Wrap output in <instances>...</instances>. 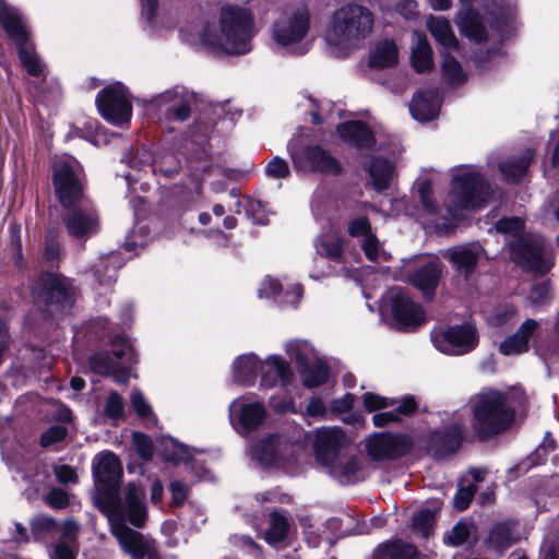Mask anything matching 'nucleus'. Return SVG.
Masks as SVG:
<instances>
[{
  "mask_svg": "<svg viewBox=\"0 0 559 559\" xmlns=\"http://www.w3.org/2000/svg\"><path fill=\"white\" fill-rule=\"evenodd\" d=\"M347 230L349 236L361 238V248L368 260L376 262L383 251L376 235L372 233L370 221L367 216L358 215L348 221Z\"/></svg>",
  "mask_w": 559,
  "mask_h": 559,
  "instance_id": "22",
  "label": "nucleus"
},
{
  "mask_svg": "<svg viewBox=\"0 0 559 559\" xmlns=\"http://www.w3.org/2000/svg\"><path fill=\"white\" fill-rule=\"evenodd\" d=\"M257 371L261 372V385L264 388H273L278 381L286 385L293 378L292 369L283 358L275 356L262 362L257 355L247 354V376Z\"/></svg>",
  "mask_w": 559,
  "mask_h": 559,
  "instance_id": "14",
  "label": "nucleus"
},
{
  "mask_svg": "<svg viewBox=\"0 0 559 559\" xmlns=\"http://www.w3.org/2000/svg\"><path fill=\"white\" fill-rule=\"evenodd\" d=\"M441 270L438 263H428L417 270L412 278V284L423 292L425 297L431 298L438 286Z\"/></svg>",
  "mask_w": 559,
  "mask_h": 559,
  "instance_id": "29",
  "label": "nucleus"
},
{
  "mask_svg": "<svg viewBox=\"0 0 559 559\" xmlns=\"http://www.w3.org/2000/svg\"><path fill=\"white\" fill-rule=\"evenodd\" d=\"M537 320L528 318L523 321L516 331L504 338L499 345V352L504 356L521 355L530 349L531 338L539 331Z\"/></svg>",
  "mask_w": 559,
  "mask_h": 559,
  "instance_id": "21",
  "label": "nucleus"
},
{
  "mask_svg": "<svg viewBox=\"0 0 559 559\" xmlns=\"http://www.w3.org/2000/svg\"><path fill=\"white\" fill-rule=\"evenodd\" d=\"M461 32L468 38L480 43L487 39L486 27L475 17L465 16L460 22Z\"/></svg>",
  "mask_w": 559,
  "mask_h": 559,
  "instance_id": "47",
  "label": "nucleus"
},
{
  "mask_svg": "<svg viewBox=\"0 0 559 559\" xmlns=\"http://www.w3.org/2000/svg\"><path fill=\"white\" fill-rule=\"evenodd\" d=\"M52 185L62 206L80 205L85 199L82 178L67 159L55 162Z\"/></svg>",
  "mask_w": 559,
  "mask_h": 559,
  "instance_id": "9",
  "label": "nucleus"
},
{
  "mask_svg": "<svg viewBox=\"0 0 559 559\" xmlns=\"http://www.w3.org/2000/svg\"><path fill=\"white\" fill-rule=\"evenodd\" d=\"M265 415L264 407L259 403L247 404V429L259 425Z\"/></svg>",
  "mask_w": 559,
  "mask_h": 559,
  "instance_id": "60",
  "label": "nucleus"
},
{
  "mask_svg": "<svg viewBox=\"0 0 559 559\" xmlns=\"http://www.w3.org/2000/svg\"><path fill=\"white\" fill-rule=\"evenodd\" d=\"M292 158L297 168L323 175L336 176L342 170L340 162L319 145H308L300 153L292 154Z\"/></svg>",
  "mask_w": 559,
  "mask_h": 559,
  "instance_id": "15",
  "label": "nucleus"
},
{
  "mask_svg": "<svg viewBox=\"0 0 559 559\" xmlns=\"http://www.w3.org/2000/svg\"><path fill=\"white\" fill-rule=\"evenodd\" d=\"M533 157V150L525 148L519 157H512L501 162L499 164L501 175L507 181H520L526 175Z\"/></svg>",
  "mask_w": 559,
  "mask_h": 559,
  "instance_id": "27",
  "label": "nucleus"
},
{
  "mask_svg": "<svg viewBox=\"0 0 559 559\" xmlns=\"http://www.w3.org/2000/svg\"><path fill=\"white\" fill-rule=\"evenodd\" d=\"M542 551L543 559H559V531L544 540Z\"/></svg>",
  "mask_w": 559,
  "mask_h": 559,
  "instance_id": "59",
  "label": "nucleus"
},
{
  "mask_svg": "<svg viewBox=\"0 0 559 559\" xmlns=\"http://www.w3.org/2000/svg\"><path fill=\"white\" fill-rule=\"evenodd\" d=\"M397 421H400V417L394 412L377 413L372 417V423L378 428L386 427L390 424Z\"/></svg>",
  "mask_w": 559,
  "mask_h": 559,
  "instance_id": "64",
  "label": "nucleus"
},
{
  "mask_svg": "<svg viewBox=\"0 0 559 559\" xmlns=\"http://www.w3.org/2000/svg\"><path fill=\"white\" fill-rule=\"evenodd\" d=\"M288 531L287 515L283 512L274 511L270 514V526L265 533V540L270 545L275 546L288 536Z\"/></svg>",
  "mask_w": 559,
  "mask_h": 559,
  "instance_id": "37",
  "label": "nucleus"
},
{
  "mask_svg": "<svg viewBox=\"0 0 559 559\" xmlns=\"http://www.w3.org/2000/svg\"><path fill=\"white\" fill-rule=\"evenodd\" d=\"M31 531L35 540L43 542L59 532V524L53 518L38 516L31 522Z\"/></svg>",
  "mask_w": 559,
  "mask_h": 559,
  "instance_id": "42",
  "label": "nucleus"
},
{
  "mask_svg": "<svg viewBox=\"0 0 559 559\" xmlns=\"http://www.w3.org/2000/svg\"><path fill=\"white\" fill-rule=\"evenodd\" d=\"M551 300V288L549 282H543L532 287L528 301L533 308H540Z\"/></svg>",
  "mask_w": 559,
  "mask_h": 559,
  "instance_id": "50",
  "label": "nucleus"
},
{
  "mask_svg": "<svg viewBox=\"0 0 559 559\" xmlns=\"http://www.w3.org/2000/svg\"><path fill=\"white\" fill-rule=\"evenodd\" d=\"M309 13L306 8L285 11L273 26L276 43L282 46H288L300 41L309 31Z\"/></svg>",
  "mask_w": 559,
  "mask_h": 559,
  "instance_id": "12",
  "label": "nucleus"
},
{
  "mask_svg": "<svg viewBox=\"0 0 559 559\" xmlns=\"http://www.w3.org/2000/svg\"><path fill=\"white\" fill-rule=\"evenodd\" d=\"M117 262L118 257L110 254L100 259L99 262L94 265V276L100 285L109 286L115 282L117 276Z\"/></svg>",
  "mask_w": 559,
  "mask_h": 559,
  "instance_id": "38",
  "label": "nucleus"
},
{
  "mask_svg": "<svg viewBox=\"0 0 559 559\" xmlns=\"http://www.w3.org/2000/svg\"><path fill=\"white\" fill-rule=\"evenodd\" d=\"M362 404L366 411L376 412L379 409L393 406L395 404V401L393 399L367 392L362 395Z\"/></svg>",
  "mask_w": 559,
  "mask_h": 559,
  "instance_id": "51",
  "label": "nucleus"
},
{
  "mask_svg": "<svg viewBox=\"0 0 559 559\" xmlns=\"http://www.w3.org/2000/svg\"><path fill=\"white\" fill-rule=\"evenodd\" d=\"M67 428L61 425L51 426L41 435L40 444L43 447L52 445L63 440L64 437L67 436Z\"/></svg>",
  "mask_w": 559,
  "mask_h": 559,
  "instance_id": "54",
  "label": "nucleus"
},
{
  "mask_svg": "<svg viewBox=\"0 0 559 559\" xmlns=\"http://www.w3.org/2000/svg\"><path fill=\"white\" fill-rule=\"evenodd\" d=\"M133 444L136 453L144 460L148 461L153 456V445L151 440L143 433H133Z\"/></svg>",
  "mask_w": 559,
  "mask_h": 559,
  "instance_id": "55",
  "label": "nucleus"
},
{
  "mask_svg": "<svg viewBox=\"0 0 559 559\" xmlns=\"http://www.w3.org/2000/svg\"><path fill=\"white\" fill-rule=\"evenodd\" d=\"M368 455L374 461L394 460L409 450L404 437L388 432L373 433L366 443Z\"/></svg>",
  "mask_w": 559,
  "mask_h": 559,
  "instance_id": "18",
  "label": "nucleus"
},
{
  "mask_svg": "<svg viewBox=\"0 0 559 559\" xmlns=\"http://www.w3.org/2000/svg\"><path fill=\"white\" fill-rule=\"evenodd\" d=\"M463 440V425L456 423L449 425L442 431H438L435 436L436 444L447 452L456 451L461 447Z\"/></svg>",
  "mask_w": 559,
  "mask_h": 559,
  "instance_id": "36",
  "label": "nucleus"
},
{
  "mask_svg": "<svg viewBox=\"0 0 559 559\" xmlns=\"http://www.w3.org/2000/svg\"><path fill=\"white\" fill-rule=\"evenodd\" d=\"M340 136L358 148H369L374 139L370 129L360 121H348L337 127Z\"/></svg>",
  "mask_w": 559,
  "mask_h": 559,
  "instance_id": "26",
  "label": "nucleus"
},
{
  "mask_svg": "<svg viewBox=\"0 0 559 559\" xmlns=\"http://www.w3.org/2000/svg\"><path fill=\"white\" fill-rule=\"evenodd\" d=\"M133 362V350L128 342L117 336L111 342L110 353H99L90 359L94 372L112 376L116 382L126 383L129 378V366Z\"/></svg>",
  "mask_w": 559,
  "mask_h": 559,
  "instance_id": "8",
  "label": "nucleus"
},
{
  "mask_svg": "<svg viewBox=\"0 0 559 559\" xmlns=\"http://www.w3.org/2000/svg\"><path fill=\"white\" fill-rule=\"evenodd\" d=\"M427 27L438 44L448 50H456L459 41L452 31L451 24L444 17H430Z\"/></svg>",
  "mask_w": 559,
  "mask_h": 559,
  "instance_id": "30",
  "label": "nucleus"
},
{
  "mask_svg": "<svg viewBox=\"0 0 559 559\" xmlns=\"http://www.w3.org/2000/svg\"><path fill=\"white\" fill-rule=\"evenodd\" d=\"M130 403L136 415L148 423L156 425L157 419L153 409L140 390H133L130 395Z\"/></svg>",
  "mask_w": 559,
  "mask_h": 559,
  "instance_id": "46",
  "label": "nucleus"
},
{
  "mask_svg": "<svg viewBox=\"0 0 559 559\" xmlns=\"http://www.w3.org/2000/svg\"><path fill=\"white\" fill-rule=\"evenodd\" d=\"M286 353L296 361L298 370L316 358L313 348L307 341L288 342Z\"/></svg>",
  "mask_w": 559,
  "mask_h": 559,
  "instance_id": "39",
  "label": "nucleus"
},
{
  "mask_svg": "<svg viewBox=\"0 0 559 559\" xmlns=\"http://www.w3.org/2000/svg\"><path fill=\"white\" fill-rule=\"evenodd\" d=\"M302 383L307 388H317L326 382L329 377L328 366L321 359L314 358L299 369Z\"/></svg>",
  "mask_w": 559,
  "mask_h": 559,
  "instance_id": "35",
  "label": "nucleus"
},
{
  "mask_svg": "<svg viewBox=\"0 0 559 559\" xmlns=\"http://www.w3.org/2000/svg\"><path fill=\"white\" fill-rule=\"evenodd\" d=\"M265 173L269 177L280 179L286 178L290 171L287 162L276 156L267 164Z\"/></svg>",
  "mask_w": 559,
  "mask_h": 559,
  "instance_id": "53",
  "label": "nucleus"
},
{
  "mask_svg": "<svg viewBox=\"0 0 559 559\" xmlns=\"http://www.w3.org/2000/svg\"><path fill=\"white\" fill-rule=\"evenodd\" d=\"M326 466L330 467L332 475L335 477L349 478L359 469L360 464L359 460L355 456L341 457L338 454L337 459Z\"/></svg>",
  "mask_w": 559,
  "mask_h": 559,
  "instance_id": "45",
  "label": "nucleus"
},
{
  "mask_svg": "<svg viewBox=\"0 0 559 559\" xmlns=\"http://www.w3.org/2000/svg\"><path fill=\"white\" fill-rule=\"evenodd\" d=\"M412 66L421 73L429 72L433 67L432 49L427 40L426 35L414 33L412 46Z\"/></svg>",
  "mask_w": 559,
  "mask_h": 559,
  "instance_id": "28",
  "label": "nucleus"
},
{
  "mask_svg": "<svg viewBox=\"0 0 559 559\" xmlns=\"http://www.w3.org/2000/svg\"><path fill=\"white\" fill-rule=\"evenodd\" d=\"M435 513L429 509H421L412 518L413 530L423 538H428L433 526Z\"/></svg>",
  "mask_w": 559,
  "mask_h": 559,
  "instance_id": "44",
  "label": "nucleus"
},
{
  "mask_svg": "<svg viewBox=\"0 0 559 559\" xmlns=\"http://www.w3.org/2000/svg\"><path fill=\"white\" fill-rule=\"evenodd\" d=\"M477 528L473 522L469 521H460L457 522L445 537L448 543L452 546H461L471 538L476 540Z\"/></svg>",
  "mask_w": 559,
  "mask_h": 559,
  "instance_id": "40",
  "label": "nucleus"
},
{
  "mask_svg": "<svg viewBox=\"0 0 559 559\" xmlns=\"http://www.w3.org/2000/svg\"><path fill=\"white\" fill-rule=\"evenodd\" d=\"M431 340L440 352L451 355H464L473 350L478 343L476 330L468 324L433 331Z\"/></svg>",
  "mask_w": 559,
  "mask_h": 559,
  "instance_id": "11",
  "label": "nucleus"
},
{
  "mask_svg": "<svg viewBox=\"0 0 559 559\" xmlns=\"http://www.w3.org/2000/svg\"><path fill=\"white\" fill-rule=\"evenodd\" d=\"M201 41L215 53L240 55L245 50V11L227 4L221 9L218 27L206 26Z\"/></svg>",
  "mask_w": 559,
  "mask_h": 559,
  "instance_id": "5",
  "label": "nucleus"
},
{
  "mask_svg": "<svg viewBox=\"0 0 559 559\" xmlns=\"http://www.w3.org/2000/svg\"><path fill=\"white\" fill-rule=\"evenodd\" d=\"M253 457L264 466H282L283 460L278 452L277 439L270 437L261 440L253 449Z\"/></svg>",
  "mask_w": 559,
  "mask_h": 559,
  "instance_id": "33",
  "label": "nucleus"
},
{
  "mask_svg": "<svg viewBox=\"0 0 559 559\" xmlns=\"http://www.w3.org/2000/svg\"><path fill=\"white\" fill-rule=\"evenodd\" d=\"M372 187L377 191L385 190L394 174L393 165L383 158H373L368 167Z\"/></svg>",
  "mask_w": 559,
  "mask_h": 559,
  "instance_id": "34",
  "label": "nucleus"
},
{
  "mask_svg": "<svg viewBox=\"0 0 559 559\" xmlns=\"http://www.w3.org/2000/svg\"><path fill=\"white\" fill-rule=\"evenodd\" d=\"M66 213L62 216L68 234L76 239L88 238L99 230L97 214L80 205L63 206Z\"/></svg>",
  "mask_w": 559,
  "mask_h": 559,
  "instance_id": "16",
  "label": "nucleus"
},
{
  "mask_svg": "<svg viewBox=\"0 0 559 559\" xmlns=\"http://www.w3.org/2000/svg\"><path fill=\"white\" fill-rule=\"evenodd\" d=\"M395 9L405 20H414L418 15L415 0H400Z\"/></svg>",
  "mask_w": 559,
  "mask_h": 559,
  "instance_id": "62",
  "label": "nucleus"
},
{
  "mask_svg": "<svg viewBox=\"0 0 559 559\" xmlns=\"http://www.w3.org/2000/svg\"><path fill=\"white\" fill-rule=\"evenodd\" d=\"M45 501L47 502V504L55 509H63L68 507L70 503L68 492L60 488H55L50 490L46 495Z\"/></svg>",
  "mask_w": 559,
  "mask_h": 559,
  "instance_id": "58",
  "label": "nucleus"
},
{
  "mask_svg": "<svg viewBox=\"0 0 559 559\" xmlns=\"http://www.w3.org/2000/svg\"><path fill=\"white\" fill-rule=\"evenodd\" d=\"M229 420L234 429L240 435H245V400L238 397L229 406Z\"/></svg>",
  "mask_w": 559,
  "mask_h": 559,
  "instance_id": "48",
  "label": "nucleus"
},
{
  "mask_svg": "<svg viewBox=\"0 0 559 559\" xmlns=\"http://www.w3.org/2000/svg\"><path fill=\"white\" fill-rule=\"evenodd\" d=\"M314 247L320 257L337 264L344 262L342 238L333 235H321L314 240Z\"/></svg>",
  "mask_w": 559,
  "mask_h": 559,
  "instance_id": "32",
  "label": "nucleus"
},
{
  "mask_svg": "<svg viewBox=\"0 0 559 559\" xmlns=\"http://www.w3.org/2000/svg\"><path fill=\"white\" fill-rule=\"evenodd\" d=\"M520 536L516 530V522L500 521L495 523L484 539V545L498 555H502L507 549L512 547Z\"/></svg>",
  "mask_w": 559,
  "mask_h": 559,
  "instance_id": "23",
  "label": "nucleus"
},
{
  "mask_svg": "<svg viewBox=\"0 0 559 559\" xmlns=\"http://www.w3.org/2000/svg\"><path fill=\"white\" fill-rule=\"evenodd\" d=\"M100 511L107 516L110 533L126 555L132 559H158L156 542L127 525L141 528L147 520L145 491L142 486L131 481L122 498H110L103 502Z\"/></svg>",
  "mask_w": 559,
  "mask_h": 559,
  "instance_id": "1",
  "label": "nucleus"
},
{
  "mask_svg": "<svg viewBox=\"0 0 559 559\" xmlns=\"http://www.w3.org/2000/svg\"><path fill=\"white\" fill-rule=\"evenodd\" d=\"M386 302L399 329L415 330L426 322L423 308L403 288H391L386 294Z\"/></svg>",
  "mask_w": 559,
  "mask_h": 559,
  "instance_id": "10",
  "label": "nucleus"
},
{
  "mask_svg": "<svg viewBox=\"0 0 559 559\" xmlns=\"http://www.w3.org/2000/svg\"><path fill=\"white\" fill-rule=\"evenodd\" d=\"M79 524L72 520L69 519L63 522V524L59 525V532H61L60 539L61 542H78V534H79Z\"/></svg>",
  "mask_w": 559,
  "mask_h": 559,
  "instance_id": "61",
  "label": "nucleus"
},
{
  "mask_svg": "<svg viewBox=\"0 0 559 559\" xmlns=\"http://www.w3.org/2000/svg\"><path fill=\"white\" fill-rule=\"evenodd\" d=\"M439 109L440 98L437 88L418 91L409 104V111L418 121L432 120L438 116Z\"/></svg>",
  "mask_w": 559,
  "mask_h": 559,
  "instance_id": "24",
  "label": "nucleus"
},
{
  "mask_svg": "<svg viewBox=\"0 0 559 559\" xmlns=\"http://www.w3.org/2000/svg\"><path fill=\"white\" fill-rule=\"evenodd\" d=\"M123 409L122 396L116 391L110 392L104 408L105 415L111 419H119L123 416Z\"/></svg>",
  "mask_w": 559,
  "mask_h": 559,
  "instance_id": "52",
  "label": "nucleus"
},
{
  "mask_svg": "<svg viewBox=\"0 0 559 559\" xmlns=\"http://www.w3.org/2000/svg\"><path fill=\"white\" fill-rule=\"evenodd\" d=\"M518 316V310L513 305H503L495 308L487 317L488 323L493 328L509 326Z\"/></svg>",
  "mask_w": 559,
  "mask_h": 559,
  "instance_id": "43",
  "label": "nucleus"
},
{
  "mask_svg": "<svg viewBox=\"0 0 559 559\" xmlns=\"http://www.w3.org/2000/svg\"><path fill=\"white\" fill-rule=\"evenodd\" d=\"M53 472H55V475H56L58 481H60L62 484H68V483L74 484L78 481V475H76L75 471L70 465L56 466Z\"/></svg>",
  "mask_w": 559,
  "mask_h": 559,
  "instance_id": "63",
  "label": "nucleus"
},
{
  "mask_svg": "<svg viewBox=\"0 0 559 559\" xmlns=\"http://www.w3.org/2000/svg\"><path fill=\"white\" fill-rule=\"evenodd\" d=\"M399 51L391 40H383L376 45L369 56V67L383 69L397 63Z\"/></svg>",
  "mask_w": 559,
  "mask_h": 559,
  "instance_id": "31",
  "label": "nucleus"
},
{
  "mask_svg": "<svg viewBox=\"0 0 559 559\" xmlns=\"http://www.w3.org/2000/svg\"><path fill=\"white\" fill-rule=\"evenodd\" d=\"M100 115L114 124H122L131 118L132 106L121 87H106L96 97Z\"/></svg>",
  "mask_w": 559,
  "mask_h": 559,
  "instance_id": "13",
  "label": "nucleus"
},
{
  "mask_svg": "<svg viewBox=\"0 0 559 559\" xmlns=\"http://www.w3.org/2000/svg\"><path fill=\"white\" fill-rule=\"evenodd\" d=\"M345 435L340 428H324L317 432L314 452L317 461L322 465L332 464L345 443Z\"/></svg>",
  "mask_w": 559,
  "mask_h": 559,
  "instance_id": "20",
  "label": "nucleus"
},
{
  "mask_svg": "<svg viewBox=\"0 0 559 559\" xmlns=\"http://www.w3.org/2000/svg\"><path fill=\"white\" fill-rule=\"evenodd\" d=\"M373 13L361 4L348 3L334 11L325 32V41L336 57H346L371 35Z\"/></svg>",
  "mask_w": 559,
  "mask_h": 559,
  "instance_id": "3",
  "label": "nucleus"
},
{
  "mask_svg": "<svg viewBox=\"0 0 559 559\" xmlns=\"http://www.w3.org/2000/svg\"><path fill=\"white\" fill-rule=\"evenodd\" d=\"M489 185L480 174L464 168L456 169L447 202L449 215L459 218L462 210L483 207L489 197Z\"/></svg>",
  "mask_w": 559,
  "mask_h": 559,
  "instance_id": "6",
  "label": "nucleus"
},
{
  "mask_svg": "<svg viewBox=\"0 0 559 559\" xmlns=\"http://www.w3.org/2000/svg\"><path fill=\"white\" fill-rule=\"evenodd\" d=\"M96 460L97 463L94 467L95 478L103 486V489L107 491V496L100 500V508L107 499L119 498L117 490L122 477V466L117 455L111 452L100 453Z\"/></svg>",
  "mask_w": 559,
  "mask_h": 559,
  "instance_id": "17",
  "label": "nucleus"
},
{
  "mask_svg": "<svg viewBox=\"0 0 559 559\" xmlns=\"http://www.w3.org/2000/svg\"><path fill=\"white\" fill-rule=\"evenodd\" d=\"M78 551V542L58 540L49 550V559H76Z\"/></svg>",
  "mask_w": 559,
  "mask_h": 559,
  "instance_id": "49",
  "label": "nucleus"
},
{
  "mask_svg": "<svg viewBox=\"0 0 559 559\" xmlns=\"http://www.w3.org/2000/svg\"><path fill=\"white\" fill-rule=\"evenodd\" d=\"M524 400L519 390L502 392L492 388H483L471 396V428L475 437L486 441L509 429Z\"/></svg>",
  "mask_w": 559,
  "mask_h": 559,
  "instance_id": "2",
  "label": "nucleus"
},
{
  "mask_svg": "<svg viewBox=\"0 0 559 559\" xmlns=\"http://www.w3.org/2000/svg\"><path fill=\"white\" fill-rule=\"evenodd\" d=\"M475 491V485H468L466 487L459 488L453 499L455 508L460 511L465 510L469 506Z\"/></svg>",
  "mask_w": 559,
  "mask_h": 559,
  "instance_id": "57",
  "label": "nucleus"
},
{
  "mask_svg": "<svg viewBox=\"0 0 559 559\" xmlns=\"http://www.w3.org/2000/svg\"><path fill=\"white\" fill-rule=\"evenodd\" d=\"M441 71L443 79L451 85L462 84L466 80L460 62L448 53L442 56Z\"/></svg>",
  "mask_w": 559,
  "mask_h": 559,
  "instance_id": "41",
  "label": "nucleus"
},
{
  "mask_svg": "<svg viewBox=\"0 0 559 559\" xmlns=\"http://www.w3.org/2000/svg\"><path fill=\"white\" fill-rule=\"evenodd\" d=\"M485 250L478 242L459 245L449 248L444 258L452 264L456 273L467 280L476 270Z\"/></svg>",
  "mask_w": 559,
  "mask_h": 559,
  "instance_id": "19",
  "label": "nucleus"
},
{
  "mask_svg": "<svg viewBox=\"0 0 559 559\" xmlns=\"http://www.w3.org/2000/svg\"><path fill=\"white\" fill-rule=\"evenodd\" d=\"M0 23L13 39L19 50L22 66L32 76H45V64L28 41L29 35L19 12L7 5H0Z\"/></svg>",
  "mask_w": 559,
  "mask_h": 559,
  "instance_id": "7",
  "label": "nucleus"
},
{
  "mask_svg": "<svg viewBox=\"0 0 559 559\" xmlns=\"http://www.w3.org/2000/svg\"><path fill=\"white\" fill-rule=\"evenodd\" d=\"M496 228L499 233L509 235L510 259L525 271L544 275L554 266V260L545 255V239L539 235L524 233L522 218H501Z\"/></svg>",
  "mask_w": 559,
  "mask_h": 559,
  "instance_id": "4",
  "label": "nucleus"
},
{
  "mask_svg": "<svg viewBox=\"0 0 559 559\" xmlns=\"http://www.w3.org/2000/svg\"><path fill=\"white\" fill-rule=\"evenodd\" d=\"M250 215L253 223L265 225L267 224V215L263 204L257 200L247 199V216Z\"/></svg>",
  "mask_w": 559,
  "mask_h": 559,
  "instance_id": "56",
  "label": "nucleus"
},
{
  "mask_svg": "<svg viewBox=\"0 0 559 559\" xmlns=\"http://www.w3.org/2000/svg\"><path fill=\"white\" fill-rule=\"evenodd\" d=\"M41 282L47 302L57 304L61 308L72 305L74 290L67 278L47 274L41 278Z\"/></svg>",
  "mask_w": 559,
  "mask_h": 559,
  "instance_id": "25",
  "label": "nucleus"
}]
</instances>
